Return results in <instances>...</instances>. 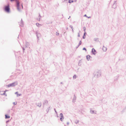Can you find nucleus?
Listing matches in <instances>:
<instances>
[{
	"label": "nucleus",
	"mask_w": 126,
	"mask_h": 126,
	"mask_svg": "<svg viewBox=\"0 0 126 126\" xmlns=\"http://www.w3.org/2000/svg\"><path fill=\"white\" fill-rule=\"evenodd\" d=\"M101 71L100 70H97L95 71L94 73V77L96 78H97L100 77L101 76Z\"/></svg>",
	"instance_id": "1"
},
{
	"label": "nucleus",
	"mask_w": 126,
	"mask_h": 126,
	"mask_svg": "<svg viewBox=\"0 0 126 126\" xmlns=\"http://www.w3.org/2000/svg\"><path fill=\"white\" fill-rule=\"evenodd\" d=\"M4 10L5 11L8 13H9L10 12V9L9 4H8L7 5L5 6Z\"/></svg>",
	"instance_id": "2"
},
{
	"label": "nucleus",
	"mask_w": 126,
	"mask_h": 126,
	"mask_svg": "<svg viewBox=\"0 0 126 126\" xmlns=\"http://www.w3.org/2000/svg\"><path fill=\"white\" fill-rule=\"evenodd\" d=\"M17 84V81H16L10 84H9L8 85V87H14Z\"/></svg>",
	"instance_id": "3"
},
{
	"label": "nucleus",
	"mask_w": 126,
	"mask_h": 126,
	"mask_svg": "<svg viewBox=\"0 0 126 126\" xmlns=\"http://www.w3.org/2000/svg\"><path fill=\"white\" fill-rule=\"evenodd\" d=\"M48 105V101L47 100H45L43 103V107L46 105L47 106Z\"/></svg>",
	"instance_id": "4"
},
{
	"label": "nucleus",
	"mask_w": 126,
	"mask_h": 126,
	"mask_svg": "<svg viewBox=\"0 0 126 126\" xmlns=\"http://www.w3.org/2000/svg\"><path fill=\"white\" fill-rule=\"evenodd\" d=\"M19 25L21 26V27H23L24 25V23L23 21L22 20V19H21V21H20V22L19 23Z\"/></svg>",
	"instance_id": "5"
},
{
	"label": "nucleus",
	"mask_w": 126,
	"mask_h": 126,
	"mask_svg": "<svg viewBox=\"0 0 126 126\" xmlns=\"http://www.w3.org/2000/svg\"><path fill=\"white\" fill-rule=\"evenodd\" d=\"M86 58L87 60L89 61V60H90L91 59L92 57L89 55H87L86 56Z\"/></svg>",
	"instance_id": "6"
},
{
	"label": "nucleus",
	"mask_w": 126,
	"mask_h": 126,
	"mask_svg": "<svg viewBox=\"0 0 126 126\" xmlns=\"http://www.w3.org/2000/svg\"><path fill=\"white\" fill-rule=\"evenodd\" d=\"M76 97L75 95H74V96L72 100V101L73 102H74L76 101Z\"/></svg>",
	"instance_id": "7"
},
{
	"label": "nucleus",
	"mask_w": 126,
	"mask_h": 126,
	"mask_svg": "<svg viewBox=\"0 0 126 126\" xmlns=\"http://www.w3.org/2000/svg\"><path fill=\"white\" fill-rule=\"evenodd\" d=\"M102 50L104 51H106L107 48L104 46H103V47L102 48Z\"/></svg>",
	"instance_id": "8"
},
{
	"label": "nucleus",
	"mask_w": 126,
	"mask_h": 126,
	"mask_svg": "<svg viewBox=\"0 0 126 126\" xmlns=\"http://www.w3.org/2000/svg\"><path fill=\"white\" fill-rule=\"evenodd\" d=\"M36 36H37V38H38V39L39 37H40V34L39 33H38L37 32L36 33Z\"/></svg>",
	"instance_id": "9"
},
{
	"label": "nucleus",
	"mask_w": 126,
	"mask_h": 126,
	"mask_svg": "<svg viewBox=\"0 0 126 126\" xmlns=\"http://www.w3.org/2000/svg\"><path fill=\"white\" fill-rule=\"evenodd\" d=\"M95 50L94 48H92V53L94 55L95 54Z\"/></svg>",
	"instance_id": "10"
},
{
	"label": "nucleus",
	"mask_w": 126,
	"mask_h": 126,
	"mask_svg": "<svg viewBox=\"0 0 126 126\" xmlns=\"http://www.w3.org/2000/svg\"><path fill=\"white\" fill-rule=\"evenodd\" d=\"M36 105L38 106L39 107H40L41 106V103L40 102L38 103H37L36 104Z\"/></svg>",
	"instance_id": "11"
},
{
	"label": "nucleus",
	"mask_w": 126,
	"mask_h": 126,
	"mask_svg": "<svg viewBox=\"0 0 126 126\" xmlns=\"http://www.w3.org/2000/svg\"><path fill=\"white\" fill-rule=\"evenodd\" d=\"M30 45L29 43L27 42H26L25 46L26 47H28Z\"/></svg>",
	"instance_id": "12"
},
{
	"label": "nucleus",
	"mask_w": 126,
	"mask_h": 126,
	"mask_svg": "<svg viewBox=\"0 0 126 126\" xmlns=\"http://www.w3.org/2000/svg\"><path fill=\"white\" fill-rule=\"evenodd\" d=\"M15 94H17V97H18L19 96H20L21 95V94H18V92H16L15 93Z\"/></svg>",
	"instance_id": "13"
},
{
	"label": "nucleus",
	"mask_w": 126,
	"mask_h": 126,
	"mask_svg": "<svg viewBox=\"0 0 126 126\" xmlns=\"http://www.w3.org/2000/svg\"><path fill=\"white\" fill-rule=\"evenodd\" d=\"M60 116L61 117H62L63 119L64 118L63 117V114L62 113H61L60 114Z\"/></svg>",
	"instance_id": "14"
},
{
	"label": "nucleus",
	"mask_w": 126,
	"mask_h": 126,
	"mask_svg": "<svg viewBox=\"0 0 126 126\" xmlns=\"http://www.w3.org/2000/svg\"><path fill=\"white\" fill-rule=\"evenodd\" d=\"M95 111L94 110H90V113L91 114H93V113H95L96 114V113L95 112Z\"/></svg>",
	"instance_id": "15"
},
{
	"label": "nucleus",
	"mask_w": 126,
	"mask_h": 126,
	"mask_svg": "<svg viewBox=\"0 0 126 126\" xmlns=\"http://www.w3.org/2000/svg\"><path fill=\"white\" fill-rule=\"evenodd\" d=\"M50 109V107L48 108L46 110V111L47 113H48L49 111V110Z\"/></svg>",
	"instance_id": "16"
},
{
	"label": "nucleus",
	"mask_w": 126,
	"mask_h": 126,
	"mask_svg": "<svg viewBox=\"0 0 126 126\" xmlns=\"http://www.w3.org/2000/svg\"><path fill=\"white\" fill-rule=\"evenodd\" d=\"M10 117V116H7V115H5V119H7L8 118H9Z\"/></svg>",
	"instance_id": "17"
},
{
	"label": "nucleus",
	"mask_w": 126,
	"mask_h": 126,
	"mask_svg": "<svg viewBox=\"0 0 126 126\" xmlns=\"http://www.w3.org/2000/svg\"><path fill=\"white\" fill-rule=\"evenodd\" d=\"M79 120H77L75 121V124H77L79 123Z\"/></svg>",
	"instance_id": "18"
},
{
	"label": "nucleus",
	"mask_w": 126,
	"mask_h": 126,
	"mask_svg": "<svg viewBox=\"0 0 126 126\" xmlns=\"http://www.w3.org/2000/svg\"><path fill=\"white\" fill-rule=\"evenodd\" d=\"M73 78L74 79H76L77 78L76 75H74L73 76Z\"/></svg>",
	"instance_id": "19"
},
{
	"label": "nucleus",
	"mask_w": 126,
	"mask_h": 126,
	"mask_svg": "<svg viewBox=\"0 0 126 126\" xmlns=\"http://www.w3.org/2000/svg\"><path fill=\"white\" fill-rule=\"evenodd\" d=\"M82 42L81 41V40L79 41V44L78 45V47H79L80 45H81V44Z\"/></svg>",
	"instance_id": "20"
},
{
	"label": "nucleus",
	"mask_w": 126,
	"mask_h": 126,
	"mask_svg": "<svg viewBox=\"0 0 126 126\" xmlns=\"http://www.w3.org/2000/svg\"><path fill=\"white\" fill-rule=\"evenodd\" d=\"M98 38H94V41H96L97 40H98Z\"/></svg>",
	"instance_id": "21"
},
{
	"label": "nucleus",
	"mask_w": 126,
	"mask_h": 126,
	"mask_svg": "<svg viewBox=\"0 0 126 126\" xmlns=\"http://www.w3.org/2000/svg\"><path fill=\"white\" fill-rule=\"evenodd\" d=\"M36 26H38V27H39V26L41 25L40 24H39V23H36Z\"/></svg>",
	"instance_id": "22"
},
{
	"label": "nucleus",
	"mask_w": 126,
	"mask_h": 126,
	"mask_svg": "<svg viewBox=\"0 0 126 126\" xmlns=\"http://www.w3.org/2000/svg\"><path fill=\"white\" fill-rule=\"evenodd\" d=\"M70 27H71V28L72 29V31L73 32V27L72 26V25H70Z\"/></svg>",
	"instance_id": "23"
},
{
	"label": "nucleus",
	"mask_w": 126,
	"mask_h": 126,
	"mask_svg": "<svg viewBox=\"0 0 126 126\" xmlns=\"http://www.w3.org/2000/svg\"><path fill=\"white\" fill-rule=\"evenodd\" d=\"M83 29L84 31V32L85 31V30H86V27H83Z\"/></svg>",
	"instance_id": "24"
},
{
	"label": "nucleus",
	"mask_w": 126,
	"mask_h": 126,
	"mask_svg": "<svg viewBox=\"0 0 126 126\" xmlns=\"http://www.w3.org/2000/svg\"><path fill=\"white\" fill-rule=\"evenodd\" d=\"M84 16H86V17H87L88 18H91V17L90 16H89V17H88V16H87L86 15H85Z\"/></svg>",
	"instance_id": "25"
},
{
	"label": "nucleus",
	"mask_w": 126,
	"mask_h": 126,
	"mask_svg": "<svg viewBox=\"0 0 126 126\" xmlns=\"http://www.w3.org/2000/svg\"><path fill=\"white\" fill-rule=\"evenodd\" d=\"M59 33H58V32H56V35H59Z\"/></svg>",
	"instance_id": "26"
},
{
	"label": "nucleus",
	"mask_w": 126,
	"mask_h": 126,
	"mask_svg": "<svg viewBox=\"0 0 126 126\" xmlns=\"http://www.w3.org/2000/svg\"><path fill=\"white\" fill-rule=\"evenodd\" d=\"M83 50H85L86 51V48L85 47L83 48Z\"/></svg>",
	"instance_id": "27"
},
{
	"label": "nucleus",
	"mask_w": 126,
	"mask_h": 126,
	"mask_svg": "<svg viewBox=\"0 0 126 126\" xmlns=\"http://www.w3.org/2000/svg\"><path fill=\"white\" fill-rule=\"evenodd\" d=\"M13 104L14 105H16V103L15 102H14L13 103Z\"/></svg>",
	"instance_id": "28"
},
{
	"label": "nucleus",
	"mask_w": 126,
	"mask_h": 126,
	"mask_svg": "<svg viewBox=\"0 0 126 126\" xmlns=\"http://www.w3.org/2000/svg\"><path fill=\"white\" fill-rule=\"evenodd\" d=\"M63 119V118H62V117H61L60 118V119L61 121H63V119Z\"/></svg>",
	"instance_id": "29"
},
{
	"label": "nucleus",
	"mask_w": 126,
	"mask_h": 126,
	"mask_svg": "<svg viewBox=\"0 0 126 126\" xmlns=\"http://www.w3.org/2000/svg\"><path fill=\"white\" fill-rule=\"evenodd\" d=\"M68 2V3H71V0H69Z\"/></svg>",
	"instance_id": "30"
},
{
	"label": "nucleus",
	"mask_w": 126,
	"mask_h": 126,
	"mask_svg": "<svg viewBox=\"0 0 126 126\" xmlns=\"http://www.w3.org/2000/svg\"><path fill=\"white\" fill-rule=\"evenodd\" d=\"M85 34H86V32L85 31V32H84V35L85 36Z\"/></svg>",
	"instance_id": "31"
},
{
	"label": "nucleus",
	"mask_w": 126,
	"mask_h": 126,
	"mask_svg": "<svg viewBox=\"0 0 126 126\" xmlns=\"http://www.w3.org/2000/svg\"><path fill=\"white\" fill-rule=\"evenodd\" d=\"M54 110L55 111V112H56V114H57V112L56 111V109H54Z\"/></svg>",
	"instance_id": "32"
},
{
	"label": "nucleus",
	"mask_w": 126,
	"mask_h": 126,
	"mask_svg": "<svg viewBox=\"0 0 126 126\" xmlns=\"http://www.w3.org/2000/svg\"><path fill=\"white\" fill-rule=\"evenodd\" d=\"M83 38L84 39H85V37L83 35Z\"/></svg>",
	"instance_id": "33"
},
{
	"label": "nucleus",
	"mask_w": 126,
	"mask_h": 126,
	"mask_svg": "<svg viewBox=\"0 0 126 126\" xmlns=\"http://www.w3.org/2000/svg\"><path fill=\"white\" fill-rule=\"evenodd\" d=\"M114 5H115V4H114H114H113V8H115V7H114Z\"/></svg>",
	"instance_id": "34"
},
{
	"label": "nucleus",
	"mask_w": 126,
	"mask_h": 126,
	"mask_svg": "<svg viewBox=\"0 0 126 126\" xmlns=\"http://www.w3.org/2000/svg\"><path fill=\"white\" fill-rule=\"evenodd\" d=\"M22 48L23 49V52H24V50H25V49L24 48V47H23Z\"/></svg>",
	"instance_id": "35"
},
{
	"label": "nucleus",
	"mask_w": 126,
	"mask_h": 126,
	"mask_svg": "<svg viewBox=\"0 0 126 126\" xmlns=\"http://www.w3.org/2000/svg\"><path fill=\"white\" fill-rule=\"evenodd\" d=\"M5 91L4 93H3V94L5 95Z\"/></svg>",
	"instance_id": "36"
},
{
	"label": "nucleus",
	"mask_w": 126,
	"mask_h": 126,
	"mask_svg": "<svg viewBox=\"0 0 126 126\" xmlns=\"http://www.w3.org/2000/svg\"><path fill=\"white\" fill-rule=\"evenodd\" d=\"M9 121V120H8V121H6V123H8V122Z\"/></svg>",
	"instance_id": "37"
},
{
	"label": "nucleus",
	"mask_w": 126,
	"mask_h": 126,
	"mask_svg": "<svg viewBox=\"0 0 126 126\" xmlns=\"http://www.w3.org/2000/svg\"><path fill=\"white\" fill-rule=\"evenodd\" d=\"M67 124L68 125L69 124V122H68L67 123Z\"/></svg>",
	"instance_id": "38"
},
{
	"label": "nucleus",
	"mask_w": 126,
	"mask_h": 126,
	"mask_svg": "<svg viewBox=\"0 0 126 126\" xmlns=\"http://www.w3.org/2000/svg\"><path fill=\"white\" fill-rule=\"evenodd\" d=\"M78 37H79L80 36V35H79V33H78Z\"/></svg>",
	"instance_id": "39"
},
{
	"label": "nucleus",
	"mask_w": 126,
	"mask_h": 126,
	"mask_svg": "<svg viewBox=\"0 0 126 126\" xmlns=\"http://www.w3.org/2000/svg\"><path fill=\"white\" fill-rule=\"evenodd\" d=\"M74 2V1L73 0H71V3H72V2Z\"/></svg>",
	"instance_id": "40"
},
{
	"label": "nucleus",
	"mask_w": 126,
	"mask_h": 126,
	"mask_svg": "<svg viewBox=\"0 0 126 126\" xmlns=\"http://www.w3.org/2000/svg\"><path fill=\"white\" fill-rule=\"evenodd\" d=\"M67 0H64L63 2H64V1H67Z\"/></svg>",
	"instance_id": "41"
},
{
	"label": "nucleus",
	"mask_w": 126,
	"mask_h": 126,
	"mask_svg": "<svg viewBox=\"0 0 126 126\" xmlns=\"http://www.w3.org/2000/svg\"><path fill=\"white\" fill-rule=\"evenodd\" d=\"M40 18H39V20H38L39 21L40 20Z\"/></svg>",
	"instance_id": "42"
},
{
	"label": "nucleus",
	"mask_w": 126,
	"mask_h": 126,
	"mask_svg": "<svg viewBox=\"0 0 126 126\" xmlns=\"http://www.w3.org/2000/svg\"><path fill=\"white\" fill-rule=\"evenodd\" d=\"M124 109H126V107H125V108H124Z\"/></svg>",
	"instance_id": "43"
},
{
	"label": "nucleus",
	"mask_w": 126,
	"mask_h": 126,
	"mask_svg": "<svg viewBox=\"0 0 126 126\" xmlns=\"http://www.w3.org/2000/svg\"><path fill=\"white\" fill-rule=\"evenodd\" d=\"M39 16H40V17H41V16H40V14H39Z\"/></svg>",
	"instance_id": "44"
},
{
	"label": "nucleus",
	"mask_w": 126,
	"mask_h": 126,
	"mask_svg": "<svg viewBox=\"0 0 126 126\" xmlns=\"http://www.w3.org/2000/svg\"><path fill=\"white\" fill-rule=\"evenodd\" d=\"M61 84H62V82H61Z\"/></svg>",
	"instance_id": "45"
},
{
	"label": "nucleus",
	"mask_w": 126,
	"mask_h": 126,
	"mask_svg": "<svg viewBox=\"0 0 126 126\" xmlns=\"http://www.w3.org/2000/svg\"><path fill=\"white\" fill-rule=\"evenodd\" d=\"M70 16H69V18H68V19H69V18H70Z\"/></svg>",
	"instance_id": "46"
},
{
	"label": "nucleus",
	"mask_w": 126,
	"mask_h": 126,
	"mask_svg": "<svg viewBox=\"0 0 126 126\" xmlns=\"http://www.w3.org/2000/svg\"><path fill=\"white\" fill-rule=\"evenodd\" d=\"M5 96H7V94H5Z\"/></svg>",
	"instance_id": "47"
},
{
	"label": "nucleus",
	"mask_w": 126,
	"mask_h": 126,
	"mask_svg": "<svg viewBox=\"0 0 126 126\" xmlns=\"http://www.w3.org/2000/svg\"><path fill=\"white\" fill-rule=\"evenodd\" d=\"M22 8H23V6H22Z\"/></svg>",
	"instance_id": "48"
},
{
	"label": "nucleus",
	"mask_w": 126,
	"mask_h": 126,
	"mask_svg": "<svg viewBox=\"0 0 126 126\" xmlns=\"http://www.w3.org/2000/svg\"><path fill=\"white\" fill-rule=\"evenodd\" d=\"M7 91V90H6V91Z\"/></svg>",
	"instance_id": "49"
}]
</instances>
